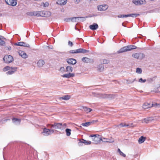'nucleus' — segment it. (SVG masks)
Masks as SVG:
<instances>
[{"label": "nucleus", "instance_id": "obj_1", "mask_svg": "<svg viewBox=\"0 0 160 160\" xmlns=\"http://www.w3.org/2000/svg\"><path fill=\"white\" fill-rule=\"evenodd\" d=\"M137 48V47L133 45H130L121 48L118 51V53H120L130 51L131 50L135 49Z\"/></svg>", "mask_w": 160, "mask_h": 160}, {"label": "nucleus", "instance_id": "obj_2", "mask_svg": "<svg viewBox=\"0 0 160 160\" xmlns=\"http://www.w3.org/2000/svg\"><path fill=\"white\" fill-rule=\"evenodd\" d=\"M89 51L82 48H79L76 50H72L69 51L70 53L74 54L78 53H87Z\"/></svg>", "mask_w": 160, "mask_h": 160}, {"label": "nucleus", "instance_id": "obj_3", "mask_svg": "<svg viewBox=\"0 0 160 160\" xmlns=\"http://www.w3.org/2000/svg\"><path fill=\"white\" fill-rule=\"evenodd\" d=\"M90 137L92 138V139L94 143L97 144L102 141V138L101 136L98 134H92L90 136Z\"/></svg>", "mask_w": 160, "mask_h": 160}, {"label": "nucleus", "instance_id": "obj_4", "mask_svg": "<svg viewBox=\"0 0 160 160\" xmlns=\"http://www.w3.org/2000/svg\"><path fill=\"white\" fill-rule=\"evenodd\" d=\"M51 15V13L48 11H38V13L36 14L37 17H48Z\"/></svg>", "mask_w": 160, "mask_h": 160}, {"label": "nucleus", "instance_id": "obj_5", "mask_svg": "<svg viewBox=\"0 0 160 160\" xmlns=\"http://www.w3.org/2000/svg\"><path fill=\"white\" fill-rule=\"evenodd\" d=\"M3 60L5 63H9L13 61V58L11 55H6L4 56Z\"/></svg>", "mask_w": 160, "mask_h": 160}, {"label": "nucleus", "instance_id": "obj_6", "mask_svg": "<svg viewBox=\"0 0 160 160\" xmlns=\"http://www.w3.org/2000/svg\"><path fill=\"white\" fill-rule=\"evenodd\" d=\"M54 132V131L53 129H50L46 128H44L42 133L44 135L48 136L53 133Z\"/></svg>", "mask_w": 160, "mask_h": 160}, {"label": "nucleus", "instance_id": "obj_7", "mask_svg": "<svg viewBox=\"0 0 160 160\" xmlns=\"http://www.w3.org/2000/svg\"><path fill=\"white\" fill-rule=\"evenodd\" d=\"M132 56L137 59H142L143 58L144 54L141 53H136L132 55Z\"/></svg>", "mask_w": 160, "mask_h": 160}, {"label": "nucleus", "instance_id": "obj_8", "mask_svg": "<svg viewBox=\"0 0 160 160\" xmlns=\"http://www.w3.org/2000/svg\"><path fill=\"white\" fill-rule=\"evenodd\" d=\"M51 126V128H53L55 129H59L61 128V126L62 125V123H54V124H47V126L48 127V126Z\"/></svg>", "mask_w": 160, "mask_h": 160}, {"label": "nucleus", "instance_id": "obj_9", "mask_svg": "<svg viewBox=\"0 0 160 160\" xmlns=\"http://www.w3.org/2000/svg\"><path fill=\"white\" fill-rule=\"evenodd\" d=\"M6 2L8 5L12 6H16L17 0H5Z\"/></svg>", "mask_w": 160, "mask_h": 160}, {"label": "nucleus", "instance_id": "obj_10", "mask_svg": "<svg viewBox=\"0 0 160 160\" xmlns=\"http://www.w3.org/2000/svg\"><path fill=\"white\" fill-rule=\"evenodd\" d=\"M108 8V6L106 4H103L100 5L98 6V10L102 11H105Z\"/></svg>", "mask_w": 160, "mask_h": 160}, {"label": "nucleus", "instance_id": "obj_11", "mask_svg": "<svg viewBox=\"0 0 160 160\" xmlns=\"http://www.w3.org/2000/svg\"><path fill=\"white\" fill-rule=\"evenodd\" d=\"M67 63L70 65H73L76 64L77 63L76 60L74 58H69L66 59Z\"/></svg>", "mask_w": 160, "mask_h": 160}, {"label": "nucleus", "instance_id": "obj_12", "mask_svg": "<svg viewBox=\"0 0 160 160\" xmlns=\"http://www.w3.org/2000/svg\"><path fill=\"white\" fill-rule=\"evenodd\" d=\"M132 2L136 5H139L146 3L145 0H133L132 1Z\"/></svg>", "mask_w": 160, "mask_h": 160}, {"label": "nucleus", "instance_id": "obj_13", "mask_svg": "<svg viewBox=\"0 0 160 160\" xmlns=\"http://www.w3.org/2000/svg\"><path fill=\"white\" fill-rule=\"evenodd\" d=\"M102 141L105 142L112 143L114 142V139L112 137L110 138H102Z\"/></svg>", "mask_w": 160, "mask_h": 160}, {"label": "nucleus", "instance_id": "obj_14", "mask_svg": "<svg viewBox=\"0 0 160 160\" xmlns=\"http://www.w3.org/2000/svg\"><path fill=\"white\" fill-rule=\"evenodd\" d=\"M11 70L6 72V73L7 75H9L13 74L17 71V68L15 67H11Z\"/></svg>", "mask_w": 160, "mask_h": 160}, {"label": "nucleus", "instance_id": "obj_15", "mask_svg": "<svg viewBox=\"0 0 160 160\" xmlns=\"http://www.w3.org/2000/svg\"><path fill=\"white\" fill-rule=\"evenodd\" d=\"M18 54L23 58H28L27 54L23 51L20 50L18 52Z\"/></svg>", "mask_w": 160, "mask_h": 160}, {"label": "nucleus", "instance_id": "obj_16", "mask_svg": "<svg viewBox=\"0 0 160 160\" xmlns=\"http://www.w3.org/2000/svg\"><path fill=\"white\" fill-rule=\"evenodd\" d=\"M82 60L83 62L87 63H92L93 62V59L87 57L83 58L82 59Z\"/></svg>", "mask_w": 160, "mask_h": 160}, {"label": "nucleus", "instance_id": "obj_17", "mask_svg": "<svg viewBox=\"0 0 160 160\" xmlns=\"http://www.w3.org/2000/svg\"><path fill=\"white\" fill-rule=\"evenodd\" d=\"M153 120V117H151L144 118L142 120V122H145L146 123H148Z\"/></svg>", "mask_w": 160, "mask_h": 160}, {"label": "nucleus", "instance_id": "obj_18", "mask_svg": "<svg viewBox=\"0 0 160 160\" xmlns=\"http://www.w3.org/2000/svg\"><path fill=\"white\" fill-rule=\"evenodd\" d=\"M153 106V104L146 102L145 103L142 105V108L144 109L149 108Z\"/></svg>", "mask_w": 160, "mask_h": 160}, {"label": "nucleus", "instance_id": "obj_19", "mask_svg": "<svg viewBox=\"0 0 160 160\" xmlns=\"http://www.w3.org/2000/svg\"><path fill=\"white\" fill-rule=\"evenodd\" d=\"M75 76V74L73 73H69L68 74H65L62 76L63 78H70L71 77H73Z\"/></svg>", "mask_w": 160, "mask_h": 160}, {"label": "nucleus", "instance_id": "obj_20", "mask_svg": "<svg viewBox=\"0 0 160 160\" xmlns=\"http://www.w3.org/2000/svg\"><path fill=\"white\" fill-rule=\"evenodd\" d=\"M98 27V25L97 24L94 23L92 25H90V28L92 30H96Z\"/></svg>", "mask_w": 160, "mask_h": 160}, {"label": "nucleus", "instance_id": "obj_21", "mask_svg": "<svg viewBox=\"0 0 160 160\" xmlns=\"http://www.w3.org/2000/svg\"><path fill=\"white\" fill-rule=\"evenodd\" d=\"M67 1V0H58L57 3L60 5H63L66 4Z\"/></svg>", "mask_w": 160, "mask_h": 160}, {"label": "nucleus", "instance_id": "obj_22", "mask_svg": "<svg viewBox=\"0 0 160 160\" xmlns=\"http://www.w3.org/2000/svg\"><path fill=\"white\" fill-rule=\"evenodd\" d=\"M45 63L44 60L42 59L39 60L37 63L38 66L39 67H42Z\"/></svg>", "mask_w": 160, "mask_h": 160}, {"label": "nucleus", "instance_id": "obj_23", "mask_svg": "<svg viewBox=\"0 0 160 160\" xmlns=\"http://www.w3.org/2000/svg\"><path fill=\"white\" fill-rule=\"evenodd\" d=\"M71 98V96L70 95H64L62 97H60L59 98V100H64L65 101H67L69 100Z\"/></svg>", "mask_w": 160, "mask_h": 160}, {"label": "nucleus", "instance_id": "obj_24", "mask_svg": "<svg viewBox=\"0 0 160 160\" xmlns=\"http://www.w3.org/2000/svg\"><path fill=\"white\" fill-rule=\"evenodd\" d=\"M12 120V122L16 125L19 124L21 122V120L18 118H13Z\"/></svg>", "mask_w": 160, "mask_h": 160}, {"label": "nucleus", "instance_id": "obj_25", "mask_svg": "<svg viewBox=\"0 0 160 160\" xmlns=\"http://www.w3.org/2000/svg\"><path fill=\"white\" fill-rule=\"evenodd\" d=\"M82 108L84 111L87 113L90 112L92 111V109L91 108H89L85 106H83L82 107Z\"/></svg>", "mask_w": 160, "mask_h": 160}, {"label": "nucleus", "instance_id": "obj_26", "mask_svg": "<svg viewBox=\"0 0 160 160\" xmlns=\"http://www.w3.org/2000/svg\"><path fill=\"white\" fill-rule=\"evenodd\" d=\"M146 138L143 136L140 137L138 140V143L140 144L142 143L145 140Z\"/></svg>", "mask_w": 160, "mask_h": 160}, {"label": "nucleus", "instance_id": "obj_27", "mask_svg": "<svg viewBox=\"0 0 160 160\" xmlns=\"http://www.w3.org/2000/svg\"><path fill=\"white\" fill-rule=\"evenodd\" d=\"M111 95L107 94H100V97L102 98H111Z\"/></svg>", "mask_w": 160, "mask_h": 160}, {"label": "nucleus", "instance_id": "obj_28", "mask_svg": "<svg viewBox=\"0 0 160 160\" xmlns=\"http://www.w3.org/2000/svg\"><path fill=\"white\" fill-rule=\"evenodd\" d=\"M81 142L83 143L85 145H88L91 144V142L89 141H87L83 139H82V140H80Z\"/></svg>", "mask_w": 160, "mask_h": 160}, {"label": "nucleus", "instance_id": "obj_29", "mask_svg": "<svg viewBox=\"0 0 160 160\" xmlns=\"http://www.w3.org/2000/svg\"><path fill=\"white\" fill-rule=\"evenodd\" d=\"M73 68L70 66H67L66 69V72L68 73H71L72 72Z\"/></svg>", "mask_w": 160, "mask_h": 160}, {"label": "nucleus", "instance_id": "obj_30", "mask_svg": "<svg viewBox=\"0 0 160 160\" xmlns=\"http://www.w3.org/2000/svg\"><path fill=\"white\" fill-rule=\"evenodd\" d=\"M126 15V18L129 17H131L133 18H136L137 16H139V14H138L132 13Z\"/></svg>", "mask_w": 160, "mask_h": 160}, {"label": "nucleus", "instance_id": "obj_31", "mask_svg": "<svg viewBox=\"0 0 160 160\" xmlns=\"http://www.w3.org/2000/svg\"><path fill=\"white\" fill-rule=\"evenodd\" d=\"M4 38L3 37L0 35V45L1 46H3L5 44V42L3 40V39Z\"/></svg>", "mask_w": 160, "mask_h": 160}, {"label": "nucleus", "instance_id": "obj_32", "mask_svg": "<svg viewBox=\"0 0 160 160\" xmlns=\"http://www.w3.org/2000/svg\"><path fill=\"white\" fill-rule=\"evenodd\" d=\"M91 124L90 122H86L84 123H82L81 124V125L83 127H87Z\"/></svg>", "mask_w": 160, "mask_h": 160}, {"label": "nucleus", "instance_id": "obj_33", "mask_svg": "<svg viewBox=\"0 0 160 160\" xmlns=\"http://www.w3.org/2000/svg\"><path fill=\"white\" fill-rule=\"evenodd\" d=\"M98 68L99 71L102 72L104 69V66L102 64L99 65L98 66Z\"/></svg>", "mask_w": 160, "mask_h": 160}, {"label": "nucleus", "instance_id": "obj_34", "mask_svg": "<svg viewBox=\"0 0 160 160\" xmlns=\"http://www.w3.org/2000/svg\"><path fill=\"white\" fill-rule=\"evenodd\" d=\"M101 63L103 64H108L109 63V60L107 59H102L100 60Z\"/></svg>", "mask_w": 160, "mask_h": 160}, {"label": "nucleus", "instance_id": "obj_35", "mask_svg": "<svg viewBox=\"0 0 160 160\" xmlns=\"http://www.w3.org/2000/svg\"><path fill=\"white\" fill-rule=\"evenodd\" d=\"M66 135L67 136H69L71 135V130L69 128H67L66 130Z\"/></svg>", "mask_w": 160, "mask_h": 160}, {"label": "nucleus", "instance_id": "obj_36", "mask_svg": "<svg viewBox=\"0 0 160 160\" xmlns=\"http://www.w3.org/2000/svg\"><path fill=\"white\" fill-rule=\"evenodd\" d=\"M136 81V78L133 79H128L127 80V83L128 84H131L133 83Z\"/></svg>", "mask_w": 160, "mask_h": 160}, {"label": "nucleus", "instance_id": "obj_37", "mask_svg": "<svg viewBox=\"0 0 160 160\" xmlns=\"http://www.w3.org/2000/svg\"><path fill=\"white\" fill-rule=\"evenodd\" d=\"M118 151L119 153V154L120 155L124 157H126V155L124 153H123L122 151H121L120 149H118Z\"/></svg>", "mask_w": 160, "mask_h": 160}, {"label": "nucleus", "instance_id": "obj_38", "mask_svg": "<svg viewBox=\"0 0 160 160\" xmlns=\"http://www.w3.org/2000/svg\"><path fill=\"white\" fill-rule=\"evenodd\" d=\"M78 17L72 18H70V20L72 22H78Z\"/></svg>", "mask_w": 160, "mask_h": 160}, {"label": "nucleus", "instance_id": "obj_39", "mask_svg": "<svg viewBox=\"0 0 160 160\" xmlns=\"http://www.w3.org/2000/svg\"><path fill=\"white\" fill-rule=\"evenodd\" d=\"M11 67H10L8 66H6L5 68H4L3 69V70L4 72L7 71H8V70H11Z\"/></svg>", "mask_w": 160, "mask_h": 160}, {"label": "nucleus", "instance_id": "obj_40", "mask_svg": "<svg viewBox=\"0 0 160 160\" xmlns=\"http://www.w3.org/2000/svg\"><path fill=\"white\" fill-rule=\"evenodd\" d=\"M67 127V125L66 123H64L63 124H62V125L61 126V128L60 130H63Z\"/></svg>", "mask_w": 160, "mask_h": 160}, {"label": "nucleus", "instance_id": "obj_41", "mask_svg": "<svg viewBox=\"0 0 160 160\" xmlns=\"http://www.w3.org/2000/svg\"><path fill=\"white\" fill-rule=\"evenodd\" d=\"M38 13V12H30L29 15L31 16H36V14Z\"/></svg>", "mask_w": 160, "mask_h": 160}, {"label": "nucleus", "instance_id": "obj_42", "mask_svg": "<svg viewBox=\"0 0 160 160\" xmlns=\"http://www.w3.org/2000/svg\"><path fill=\"white\" fill-rule=\"evenodd\" d=\"M78 22H83L85 20V18L84 17H78Z\"/></svg>", "mask_w": 160, "mask_h": 160}, {"label": "nucleus", "instance_id": "obj_43", "mask_svg": "<svg viewBox=\"0 0 160 160\" xmlns=\"http://www.w3.org/2000/svg\"><path fill=\"white\" fill-rule=\"evenodd\" d=\"M22 46L28 47V48H29L30 47V46L27 43H26L24 42H22Z\"/></svg>", "mask_w": 160, "mask_h": 160}, {"label": "nucleus", "instance_id": "obj_44", "mask_svg": "<svg viewBox=\"0 0 160 160\" xmlns=\"http://www.w3.org/2000/svg\"><path fill=\"white\" fill-rule=\"evenodd\" d=\"M142 69H141V68H137V69H136V72L137 73H139V74H141L142 73Z\"/></svg>", "mask_w": 160, "mask_h": 160}, {"label": "nucleus", "instance_id": "obj_45", "mask_svg": "<svg viewBox=\"0 0 160 160\" xmlns=\"http://www.w3.org/2000/svg\"><path fill=\"white\" fill-rule=\"evenodd\" d=\"M119 126L121 127H131V126H130V125L128 124H123V123H120V124H119Z\"/></svg>", "mask_w": 160, "mask_h": 160}, {"label": "nucleus", "instance_id": "obj_46", "mask_svg": "<svg viewBox=\"0 0 160 160\" xmlns=\"http://www.w3.org/2000/svg\"><path fill=\"white\" fill-rule=\"evenodd\" d=\"M8 121H10V119H5L3 120H2L1 121V122L2 124H4L6 122Z\"/></svg>", "mask_w": 160, "mask_h": 160}, {"label": "nucleus", "instance_id": "obj_47", "mask_svg": "<svg viewBox=\"0 0 160 160\" xmlns=\"http://www.w3.org/2000/svg\"><path fill=\"white\" fill-rule=\"evenodd\" d=\"M154 91L156 93H159L160 92V87L157 88V89H155L154 90Z\"/></svg>", "mask_w": 160, "mask_h": 160}, {"label": "nucleus", "instance_id": "obj_48", "mask_svg": "<svg viewBox=\"0 0 160 160\" xmlns=\"http://www.w3.org/2000/svg\"><path fill=\"white\" fill-rule=\"evenodd\" d=\"M22 42H18L15 43L14 44V45H15L16 46H22Z\"/></svg>", "mask_w": 160, "mask_h": 160}, {"label": "nucleus", "instance_id": "obj_49", "mask_svg": "<svg viewBox=\"0 0 160 160\" xmlns=\"http://www.w3.org/2000/svg\"><path fill=\"white\" fill-rule=\"evenodd\" d=\"M5 48L6 50H7L8 51H10L12 49L11 47L10 46H5Z\"/></svg>", "mask_w": 160, "mask_h": 160}, {"label": "nucleus", "instance_id": "obj_50", "mask_svg": "<svg viewBox=\"0 0 160 160\" xmlns=\"http://www.w3.org/2000/svg\"><path fill=\"white\" fill-rule=\"evenodd\" d=\"M146 79H143L142 78H141L139 80V82H145L146 81Z\"/></svg>", "mask_w": 160, "mask_h": 160}, {"label": "nucleus", "instance_id": "obj_51", "mask_svg": "<svg viewBox=\"0 0 160 160\" xmlns=\"http://www.w3.org/2000/svg\"><path fill=\"white\" fill-rule=\"evenodd\" d=\"M118 17L119 18H126V15H119Z\"/></svg>", "mask_w": 160, "mask_h": 160}, {"label": "nucleus", "instance_id": "obj_52", "mask_svg": "<svg viewBox=\"0 0 160 160\" xmlns=\"http://www.w3.org/2000/svg\"><path fill=\"white\" fill-rule=\"evenodd\" d=\"M98 122V120H92L90 122L91 124L96 123Z\"/></svg>", "mask_w": 160, "mask_h": 160}, {"label": "nucleus", "instance_id": "obj_53", "mask_svg": "<svg viewBox=\"0 0 160 160\" xmlns=\"http://www.w3.org/2000/svg\"><path fill=\"white\" fill-rule=\"evenodd\" d=\"M68 44L70 47H72L73 45L72 42L70 41H68Z\"/></svg>", "mask_w": 160, "mask_h": 160}, {"label": "nucleus", "instance_id": "obj_54", "mask_svg": "<svg viewBox=\"0 0 160 160\" xmlns=\"http://www.w3.org/2000/svg\"><path fill=\"white\" fill-rule=\"evenodd\" d=\"M60 71L61 72H63L65 71L64 68L63 67H61L60 69Z\"/></svg>", "mask_w": 160, "mask_h": 160}, {"label": "nucleus", "instance_id": "obj_55", "mask_svg": "<svg viewBox=\"0 0 160 160\" xmlns=\"http://www.w3.org/2000/svg\"><path fill=\"white\" fill-rule=\"evenodd\" d=\"M70 20V18H66L64 19V21L66 22H69Z\"/></svg>", "mask_w": 160, "mask_h": 160}, {"label": "nucleus", "instance_id": "obj_56", "mask_svg": "<svg viewBox=\"0 0 160 160\" xmlns=\"http://www.w3.org/2000/svg\"><path fill=\"white\" fill-rule=\"evenodd\" d=\"M48 2H46L44 6L46 7L48 6Z\"/></svg>", "mask_w": 160, "mask_h": 160}, {"label": "nucleus", "instance_id": "obj_57", "mask_svg": "<svg viewBox=\"0 0 160 160\" xmlns=\"http://www.w3.org/2000/svg\"><path fill=\"white\" fill-rule=\"evenodd\" d=\"M75 29L76 30H78V31H79V29H78V28H77L76 26L75 27Z\"/></svg>", "mask_w": 160, "mask_h": 160}, {"label": "nucleus", "instance_id": "obj_58", "mask_svg": "<svg viewBox=\"0 0 160 160\" xmlns=\"http://www.w3.org/2000/svg\"><path fill=\"white\" fill-rule=\"evenodd\" d=\"M49 48H50L51 49H52L53 48V47L52 46H50L49 47Z\"/></svg>", "mask_w": 160, "mask_h": 160}, {"label": "nucleus", "instance_id": "obj_59", "mask_svg": "<svg viewBox=\"0 0 160 160\" xmlns=\"http://www.w3.org/2000/svg\"><path fill=\"white\" fill-rule=\"evenodd\" d=\"M150 80L151 81H153V78H150Z\"/></svg>", "mask_w": 160, "mask_h": 160}, {"label": "nucleus", "instance_id": "obj_60", "mask_svg": "<svg viewBox=\"0 0 160 160\" xmlns=\"http://www.w3.org/2000/svg\"><path fill=\"white\" fill-rule=\"evenodd\" d=\"M122 26H124V27H126L125 25H123V23H122Z\"/></svg>", "mask_w": 160, "mask_h": 160}, {"label": "nucleus", "instance_id": "obj_61", "mask_svg": "<svg viewBox=\"0 0 160 160\" xmlns=\"http://www.w3.org/2000/svg\"><path fill=\"white\" fill-rule=\"evenodd\" d=\"M2 16V14L0 13V17Z\"/></svg>", "mask_w": 160, "mask_h": 160}]
</instances>
